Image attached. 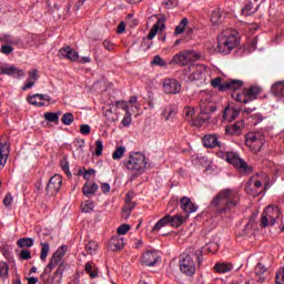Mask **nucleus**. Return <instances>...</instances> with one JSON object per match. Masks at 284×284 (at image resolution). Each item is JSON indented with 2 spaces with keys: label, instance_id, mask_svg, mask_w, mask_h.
<instances>
[{
  "label": "nucleus",
  "instance_id": "f257e3e1",
  "mask_svg": "<svg viewBox=\"0 0 284 284\" xmlns=\"http://www.w3.org/2000/svg\"><path fill=\"white\" fill-rule=\"evenodd\" d=\"M211 207L220 219H232L241 207V194L234 189H222L211 201Z\"/></svg>",
  "mask_w": 284,
  "mask_h": 284
},
{
  "label": "nucleus",
  "instance_id": "f03ea898",
  "mask_svg": "<svg viewBox=\"0 0 284 284\" xmlns=\"http://www.w3.org/2000/svg\"><path fill=\"white\" fill-rule=\"evenodd\" d=\"M239 45V32L234 29L224 30L217 37V52L230 54Z\"/></svg>",
  "mask_w": 284,
  "mask_h": 284
},
{
  "label": "nucleus",
  "instance_id": "7ed1b4c3",
  "mask_svg": "<svg viewBox=\"0 0 284 284\" xmlns=\"http://www.w3.org/2000/svg\"><path fill=\"white\" fill-rule=\"evenodd\" d=\"M124 168L134 174H143L148 168V159L141 152H131L123 161Z\"/></svg>",
  "mask_w": 284,
  "mask_h": 284
},
{
  "label": "nucleus",
  "instance_id": "20e7f679",
  "mask_svg": "<svg viewBox=\"0 0 284 284\" xmlns=\"http://www.w3.org/2000/svg\"><path fill=\"white\" fill-rule=\"evenodd\" d=\"M281 216V209L278 206H267L260 219V226L272 227L276 224V220Z\"/></svg>",
  "mask_w": 284,
  "mask_h": 284
},
{
  "label": "nucleus",
  "instance_id": "39448f33",
  "mask_svg": "<svg viewBox=\"0 0 284 284\" xmlns=\"http://www.w3.org/2000/svg\"><path fill=\"white\" fill-rule=\"evenodd\" d=\"M184 222H185V216L183 215L176 214L172 216L168 214L155 223L151 232L152 234H154L159 232V230H161L162 227H165V225H171L172 227H181V225H183Z\"/></svg>",
  "mask_w": 284,
  "mask_h": 284
},
{
  "label": "nucleus",
  "instance_id": "423d86ee",
  "mask_svg": "<svg viewBox=\"0 0 284 284\" xmlns=\"http://www.w3.org/2000/svg\"><path fill=\"white\" fill-rule=\"evenodd\" d=\"M163 30H165V19L161 18L153 24L148 37L142 39L141 48L150 50L153 45L152 39H154L159 32H163Z\"/></svg>",
  "mask_w": 284,
  "mask_h": 284
},
{
  "label": "nucleus",
  "instance_id": "0eeeda50",
  "mask_svg": "<svg viewBox=\"0 0 284 284\" xmlns=\"http://www.w3.org/2000/svg\"><path fill=\"white\" fill-rule=\"evenodd\" d=\"M199 59H201V55L195 51H181L173 57L171 63L185 68V65H190V63H194V61H199Z\"/></svg>",
  "mask_w": 284,
  "mask_h": 284
},
{
  "label": "nucleus",
  "instance_id": "6e6552de",
  "mask_svg": "<svg viewBox=\"0 0 284 284\" xmlns=\"http://www.w3.org/2000/svg\"><path fill=\"white\" fill-rule=\"evenodd\" d=\"M180 271L186 276H194L196 273V264L194 263V257L189 253H183L180 260Z\"/></svg>",
  "mask_w": 284,
  "mask_h": 284
},
{
  "label": "nucleus",
  "instance_id": "1a4fd4ad",
  "mask_svg": "<svg viewBox=\"0 0 284 284\" xmlns=\"http://www.w3.org/2000/svg\"><path fill=\"white\" fill-rule=\"evenodd\" d=\"M226 162L234 165L236 170L244 172L245 174H247V172H252V169L247 166V162L243 161L239 154L234 152H226Z\"/></svg>",
  "mask_w": 284,
  "mask_h": 284
},
{
  "label": "nucleus",
  "instance_id": "9d476101",
  "mask_svg": "<svg viewBox=\"0 0 284 284\" xmlns=\"http://www.w3.org/2000/svg\"><path fill=\"white\" fill-rule=\"evenodd\" d=\"M215 110L216 106H214V104L205 100H202L200 102V115L197 116L200 125L202 123H205V121H210V114L214 113Z\"/></svg>",
  "mask_w": 284,
  "mask_h": 284
},
{
  "label": "nucleus",
  "instance_id": "9b49d317",
  "mask_svg": "<svg viewBox=\"0 0 284 284\" xmlns=\"http://www.w3.org/2000/svg\"><path fill=\"white\" fill-rule=\"evenodd\" d=\"M245 143L252 152H261V148H263V135L261 133H248Z\"/></svg>",
  "mask_w": 284,
  "mask_h": 284
},
{
  "label": "nucleus",
  "instance_id": "f8f14e48",
  "mask_svg": "<svg viewBox=\"0 0 284 284\" xmlns=\"http://www.w3.org/2000/svg\"><path fill=\"white\" fill-rule=\"evenodd\" d=\"M62 185L63 178L59 174H54L47 184V195L54 196V194H59Z\"/></svg>",
  "mask_w": 284,
  "mask_h": 284
},
{
  "label": "nucleus",
  "instance_id": "ddd939ff",
  "mask_svg": "<svg viewBox=\"0 0 284 284\" xmlns=\"http://www.w3.org/2000/svg\"><path fill=\"white\" fill-rule=\"evenodd\" d=\"M162 90L164 94H180L181 82L173 78H166L163 80Z\"/></svg>",
  "mask_w": 284,
  "mask_h": 284
},
{
  "label": "nucleus",
  "instance_id": "4468645a",
  "mask_svg": "<svg viewBox=\"0 0 284 284\" xmlns=\"http://www.w3.org/2000/svg\"><path fill=\"white\" fill-rule=\"evenodd\" d=\"M159 261H161V255L156 251H146L141 256V263L142 265H146V267H154Z\"/></svg>",
  "mask_w": 284,
  "mask_h": 284
},
{
  "label": "nucleus",
  "instance_id": "2eb2a0df",
  "mask_svg": "<svg viewBox=\"0 0 284 284\" xmlns=\"http://www.w3.org/2000/svg\"><path fill=\"white\" fill-rule=\"evenodd\" d=\"M192 70L193 72L189 77L191 81H201L205 79V74H207V68L203 64L193 65Z\"/></svg>",
  "mask_w": 284,
  "mask_h": 284
},
{
  "label": "nucleus",
  "instance_id": "dca6fc26",
  "mask_svg": "<svg viewBox=\"0 0 284 284\" xmlns=\"http://www.w3.org/2000/svg\"><path fill=\"white\" fill-rule=\"evenodd\" d=\"M27 101H29V103L31 105H39L40 108H43V105H45V103H43V101H48V103H50V101H52V98H50V95H48V94L37 93L31 97H28Z\"/></svg>",
  "mask_w": 284,
  "mask_h": 284
},
{
  "label": "nucleus",
  "instance_id": "f3484780",
  "mask_svg": "<svg viewBox=\"0 0 284 284\" xmlns=\"http://www.w3.org/2000/svg\"><path fill=\"white\" fill-rule=\"evenodd\" d=\"M180 207L185 212V214H192L193 212H196L199 207L192 203V200L187 196H183L180 200Z\"/></svg>",
  "mask_w": 284,
  "mask_h": 284
},
{
  "label": "nucleus",
  "instance_id": "a211bd4d",
  "mask_svg": "<svg viewBox=\"0 0 284 284\" xmlns=\"http://www.w3.org/2000/svg\"><path fill=\"white\" fill-rule=\"evenodd\" d=\"M124 245H125V242L123 237L119 235L111 237V240L109 241V247L112 252H119L123 250Z\"/></svg>",
  "mask_w": 284,
  "mask_h": 284
},
{
  "label": "nucleus",
  "instance_id": "6ab92c4d",
  "mask_svg": "<svg viewBox=\"0 0 284 284\" xmlns=\"http://www.w3.org/2000/svg\"><path fill=\"white\" fill-rule=\"evenodd\" d=\"M10 156V146L4 143H0V170L6 168V163H8V158Z\"/></svg>",
  "mask_w": 284,
  "mask_h": 284
},
{
  "label": "nucleus",
  "instance_id": "aec40b11",
  "mask_svg": "<svg viewBox=\"0 0 284 284\" xmlns=\"http://www.w3.org/2000/svg\"><path fill=\"white\" fill-rule=\"evenodd\" d=\"M202 143L204 148H221V143H219V138L214 134L204 135L202 139Z\"/></svg>",
  "mask_w": 284,
  "mask_h": 284
},
{
  "label": "nucleus",
  "instance_id": "412c9836",
  "mask_svg": "<svg viewBox=\"0 0 284 284\" xmlns=\"http://www.w3.org/2000/svg\"><path fill=\"white\" fill-rule=\"evenodd\" d=\"M255 276L257 283H265V280L267 278L265 274H267V267L263 263H257L255 266Z\"/></svg>",
  "mask_w": 284,
  "mask_h": 284
},
{
  "label": "nucleus",
  "instance_id": "4be33fe9",
  "mask_svg": "<svg viewBox=\"0 0 284 284\" xmlns=\"http://www.w3.org/2000/svg\"><path fill=\"white\" fill-rule=\"evenodd\" d=\"M241 88H243V81L241 80H229L221 87L225 92H227V90H234V92H236V90H241Z\"/></svg>",
  "mask_w": 284,
  "mask_h": 284
},
{
  "label": "nucleus",
  "instance_id": "5701e85b",
  "mask_svg": "<svg viewBox=\"0 0 284 284\" xmlns=\"http://www.w3.org/2000/svg\"><path fill=\"white\" fill-rule=\"evenodd\" d=\"M60 54L64 57V59H69V61H79V53L70 47L61 49Z\"/></svg>",
  "mask_w": 284,
  "mask_h": 284
},
{
  "label": "nucleus",
  "instance_id": "b1692460",
  "mask_svg": "<svg viewBox=\"0 0 284 284\" xmlns=\"http://www.w3.org/2000/svg\"><path fill=\"white\" fill-rule=\"evenodd\" d=\"M99 191V185H97V183L93 182H87L83 187H82V193L84 194V196H94V194H97V192Z\"/></svg>",
  "mask_w": 284,
  "mask_h": 284
},
{
  "label": "nucleus",
  "instance_id": "393cba45",
  "mask_svg": "<svg viewBox=\"0 0 284 284\" xmlns=\"http://www.w3.org/2000/svg\"><path fill=\"white\" fill-rule=\"evenodd\" d=\"M225 19V16L223 14V11L221 8H216L211 13V23L213 26H219V23H223V20Z\"/></svg>",
  "mask_w": 284,
  "mask_h": 284
},
{
  "label": "nucleus",
  "instance_id": "a878e982",
  "mask_svg": "<svg viewBox=\"0 0 284 284\" xmlns=\"http://www.w3.org/2000/svg\"><path fill=\"white\" fill-rule=\"evenodd\" d=\"M104 123H106L108 125H112V123H116V121H119V115L116 114V110H112L111 108L110 109H106L104 111Z\"/></svg>",
  "mask_w": 284,
  "mask_h": 284
},
{
  "label": "nucleus",
  "instance_id": "bb28decb",
  "mask_svg": "<svg viewBox=\"0 0 284 284\" xmlns=\"http://www.w3.org/2000/svg\"><path fill=\"white\" fill-rule=\"evenodd\" d=\"M241 114V111H239L235 108L226 106L223 113V116L225 121H234L239 115Z\"/></svg>",
  "mask_w": 284,
  "mask_h": 284
},
{
  "label": "nucleus",
  "instance_id": "cd10ccee",
  "mask_svg": "<svg viewBox=\"0 0 284 284\" xmlns=\"http://www.w3.org/2000/svg\"><path fill=\"white\" fill-rule=\"evenodd\" d=\"M231 97L232 99H234V101H237V103H250V100L247 98V92L245 91V89L241 92L233 91Z\"/></svg>",
  "mask_w": 284,
  "mask_h": 284
},
{
  "label": "nucleus",
  "instance_id": "c85d7f7f",
  "mask_svg": "<svg viewBox=\"0 0 284 284\" xmlns=\"http://www.w3.org/2000/svg\"><path fill=\"white\" fill-rule=\"evenodd\" d=\"M174 114H176V106L173 104L166 105L162 111V116L164 121H170V119H174Z\"/></svg>",
  "mask_w": 284,
  "mask_h": 284
},
{
  "label": "nucleus",
  "instance_id": "c756f323",
  "mask_svg": "<svg viewBox=\"0 0 284 284\" xmlns=\"http://www.w3.org/2000/svg\"><path fill=\"white\" fill-rule=\"evenodd\" d=\"M214 270L217 274H227V272L234 270V265H232V263H217L215 264Z\"/></svg>",
  "mask_w": 284,
  "mask_h": 284
},
{
  "label": "nucleus",
  "instance_id": "7c9ffc66",
  "mask_svg": "<svg viewBox=\"0 0 284 284\" xmlns=\"http://www.w3.org/2000/svg\"><path fill=\"white\" fill-rule=\"evenodd\" d=\"M1 74H8L9 77L20 78V77H23L24 72L21 69L9 67V68L2 69Z\"/></svg>",
  "mask_w": 284,
  "mask_h": 284
},
{
  "label": "nucleus",
  "instance_id": "2f4dec72",
  "mask_svg": "<svg viewBox=\"0 0 284 284\" xmlns=\"http://www.w3.org/2000/svg\"><path fill=\"white\" fill-rule=\"evenodd\" d=\"M271 92L274 97H284V81L275 82L271 88Z\"/></svg>",
  "mask_w": 284,
  "mask_h": 284
},
{
  "label": "nucleus",
  "instance_id": "473e14b6",
  "mask_svg": "<svg viewBox=\"0 0 284 284\" xmlns=\"http://www.w3.org/2000/svg\"><path fill=\"white\" fill-rule=\"evenodd\" d=\"M17 245L18 247L20 248H29V247H32L34 245V239L32 237H22V239H19L17 241Z\"/></svg>",
  "mask_w": 284,
  "mask_h": 284
},
{
  "label": "nucleus",
  "instance_id": "72a5a7b5",
  "mask_svg": "<svg viewBox=\"0 0 284 284\" xmlns=\"http://www.w3.org/2000/svg\"><path fill=\"white\" fill-rule=\"evenodd\" d=\"M245 91L248 101H254V99L261 94V89L256 85L245 89Z\"/></svg>",
  "mask_w": 284,
  "mask_h": 284
},
{
  "label": "nucleus",
  "instance_id": "f704fd0d",
  "mask_svg": "<svg viewBox=\"0 0 284 284\" xmlns=\"http://www.w3.org/2000/svg\"><path fill=\"white\" fill-rule=\"evenodd\" d=\"M125 154V146H118L112 153L113 161H121Z\"/></svg>",
  "mask_w": 284,
  "mask_h": 284
},
{
  "label": "nucleus",
  "instance_id": "c9c22d12",
  "mask_svg": "<svg viewBox=\"0 0 284 284\" xmlns=\"http://www.w3.org/2000/svg\"><path fill=\"white\" fill-rule=\"evenodd\" d=\"M81 210L85 214H90V212L94 211V202H92L91 200L82 202Z\"/></svg>",
  "mask_w": 284,
  "mask_h": 284
},
{
  "label": "nucleus",
  "instance_id": "e433bc0d",
  "mask_svg": "<svg viewBox=\"0 0 284 284\" xmlns=\"http://www.w3.org/2000/svg\"><path fill=\"white\" fill-rule=\"evenodd\" d=\"M84 272H87L91 278H97L99 276V272L94 270V266H92V263L90 262L85 263Z\"/></svg>",
  "mask_w": 284,
  "mask_h": 284
},
{
  "label": "nucleus",
  "instance_id": "4c0bfd02",
  "mask_svg": "<svg viewBox=\"0 0 284 284\" xmlns=\"http://www.w3.org/2000/svg\"><path fill=\"white\" fill-rule=\"evenodd\" d=\"M225 132L226 134H231V135L241 134V124L235 123L231 126H226Z\"/></svg>",
  "mask_w": 284,
  "mask_h": 284
},
{
  "label": "nucleus",
  "instance_id": "58836bf2",
  "mask_svg": "<svg viewBox=\"0 0 284 284\" xmlns=\"http://www.w3.org/2000/svg\"><path fill=\"white\" fill-rule=\"evenodd\" d=\"M63 125H72L74 123V114L71 112L64 113L61 118Z\"/></svg>",
  "mask_w": 284,
  "mask_h": 284
},
{
  "label": "nucleus",
  "instance_id": "ea45409f",
  "mask_svg": "<svg viewBox=\"0 0 284 284\" xmlns=\"http://www.w3.org/2000/svg\"><path fill=\"white\" fill-rule=\"evenodd\" d=\"M132 194H133V193L129 192V193L126 194V196H125V200H124V202H125L124 207H126V210H130L131 212H132V210H133L134 207H136V203L132 202Z\"/></svg>",
  "mask_w": 284,
  "mask_h": 284
},
{
  "label": "nucleus",
  "instance_id": "a19ab883",
  "mask_svg": "<svg viewBox=\"0 0 284 284\" xmlns=\"http://www.w3.org/2000/svg\"><path fill=\"white\" fill-rule=\"evenodd\" d=\"M44 120L49 121V123H59V113L47 112L44 113Z\"/></svg>",
  "mask_w": 284,
  "mask_h": 284
},
{
  "label": "nucleus",
  "instance_id": "79ce46f5",
  "mask_svg": "<svg viewBox=\"0 0 284 284\" xmlns=\"http://www.w3.org/2000/svg\"><path fill=\"white\" fill-rule=\"evenodd\" d=\"M64 270H68V264L65 263H60V265L58 266L57 271L54 272L53 274V277L54 278H59L60 277V281L61 278H63V272Z\"/></svg>",
  "mask_w": 284,
  "mask_h": 284
},
{
  "label": "nucleus",
  "instance_id": "37998d69",
  "mask_svg": "<svg viewBox=\"0 0 284 284\" xmlns=\"http://www.w3.org/2000/svg\"><path fill=\"white\" fill-rule=\"evenodd\" d=\"M0 41L2 43H10V45H19L21 43L20 39H10V36H0Z\"/></svg>",
  "mask_w": 284,
  "mask_h": 284
},
{
  "label": "nucleus",
  "instance_id": "c03bdc74",
  "mask_svg": "<svg viewBox=\"0 0 284 284\" xmlns=\"http://www.w3.org/2000/svg\"><path fill=\"white\" fill-rule=\"evenodd\" d=\"M189 20L183 18L178 27H175V34H183L185 28H187Z\"/></svg>",
  "mask_w": 284,
  "mask_h": 284
},
{
  "label": "nucleus",
  "instance_id": "a18cd8bd",
  "mask_svg": "<svg viewBox=\"0 0 284 284\" xmlns=\"http://www.w3.org/2000/svg\"><path fill=\"white\" fill-rule=\"evenodd\" d=\"M183 112L186 121H192V119H194V114H196V111L192 106H185Z\"/></svg>",
  "mask_w": 284,
  "mask_h": 284
},
{
  "label": "nucleus",
  "instance_id": "49530a36",
  "mask_svg": "<svg viewBox=\"0 0 284 284\" xmlns=\"http://www.w3.org/2000/svg\"><path fill=\"white\" fill-rule=\"evenodd\" d=\"M254 3L252 2L246 3L242 9V14H244V17H250L251 14H254Z\"/></svg>",
  "mask_w": 284,
  "mask_h": 284
},
{
  "label": "nucleus",
  "instance_id": "de8ad7c7",
  "mask_svg": "<svg viewBox=\"0 0 284 284\" xmlns=\"http://www.w3.org/2000/svg\"><path fill=\"white\" fill-rule=\"evenodd\" d=\"M41 253H40V258L41 261H45L48 258V254L50 252V244L48 243H41Z\"/></svg>",
  "mask_w": 284,
  "mask_h": 284
},
{
  "label": "nucleus",
  "instance_id": "09e8293b",
  "mask_svg": "<svg viewBox=\"0 0 284 284\" xmlns=\"http://www.w3.org/2000/svg\"><path fill=\"white\" fill-rule=\"evenodd\" d=\"M8 272H10V265L6 262H0V276L8 278Z\"/></svg>",
  "mask_w": 284,
  "mask_h": 284
},
{
  "label": "nucleus",
  "instance_id": "8fccbe9b",
  "mask_svg": "<svg viewBox=\"0 0 284 284\" xmlns=\"http://www.w3.org/2000/svg\"><path fill=\"white\" fill-rule=\"evenodd\" d=\"M70 284H88V283H85V278H83V273L81 274L75 273Z\"/></svg>",
  "mask_w": 284,
  "mask_h": 284
},
{
  "label": "nucleus",
  "instance_id": "3c124183",
  "mask_svg": "<svg viewBox=\"0 0 284 284\" xmlns=\"http://www.w3.org/2000/svg\"><path fill=\"white\" fill-rule=\"evenodd\" d=\"M60 168L63 170V172H65L67 176H72V173L70 172V163L68 160L63 159L60 161Z\"/></svg>",
  "mask_w": 284,
  "mask_h": 284
},
{
  "label": "nucleus",
  "instance_id": "603ef678",
  "mask_svg": "<svg viewBox=\"0 0 284 284\" xmlns=\"http://www.w3.org/2000/svg\"><path fill=\"white\" fill-rule=\"evenodd\" d=\"M162 6L166 10H170V9L176 8V6H179V0H163Z\"/></svg>",
  "mask_w": 284,
  "mask_h": 284
},
{
  "label": "nucleus",
  "instance_id": "864d4df0",
  "mask_svg": "<svg viewBox=\"0 0 284 284\" xmlns=\"http://www.w3.org/2000/svg\"><path fill=\"white\" fill-rule=\"evenodd\" d=\"M61 261H62L61 257H58V256H55V255L53 254L52 257H51V261H50L49 264H48L49 270H54V267H55L57 265H59V263H61Z\"/></svg>",
  "mask_w": 284,
  "mask_h": 284
},
{
  "label": "nucleus",
  "instance_id": "5fc2aeb1",
  "mask_svg": "<svg viewBox=\"0 0 284 284\" xmlns=\"http://www.w3.org/2000/svg\"><path fill=\"white\" fill-rule=\"evenodd\" d=\"M212 88H217L220 92H225V90H222L223 85H225V82H221V78H215L211 81Z\"/></svg>",
  "mask_w": 284,
  "mask_h": 284
},
{
  "label": "nucleus",
  "instance_id": "6e6d98bb",
  "mask_svg": "<svg viewBox=\"0 0 284 284\" xmlns=\"http://www.w3.org/2000/svg\"><path fill=\"white\" fill-rule=\"evenodd\" d=\"M97 250H98L97 242H89L85 245V252H88V254H94Z\"/></svg>",
  "mask_w": 284,
  "mask_h": 284
},
{
  "label": "nucleus",
  "instance_id": "4d7b16f0",
  "mask_svg": "<svg viewBox=\"0 0 284 284\" xmlns=\"http://www.w3.org/2000/svg\"><path fill=\"white\" fill-rule=\"evenodd\" d=\"M103 154V141L97 140L95 141V156H101Z\"/></svg>",
  "mask_w": 284,
  "mask_h": 284
},
{
  "label": "nucleus",
  "instance_id": "13d9d810",
  "mask_svg": "<svg viewBox=\"0 0 284 284\" xmlns=\"http://www.w3.org/2000/svg\"><path fill=\"white\" fill-rule=\"evenodd\" d=\"M153 65H160L161 68H165L168 63L164 62L163 59H161V55H155L152 61Z\"/></svg>",
  "mask_w": 284,
  "mask_h": 284
},
{
  "label": "nucleus",
  "instance_id": "bf43d9fd",
  "mask_svg": "<svg viewBox=\"0 0 284 284\" xmlns=\"http://www.w3.org/2000/svg\"><path fill=\"white\" fill-rule=\"evenodd\" d=\"M131 123H132V113L126 112V113L124 114L123 120H122V125H124L125 128H128Z\"/></svg>",
  "mask_w": 284,
  "mask_h": 284
},
{
  "label": "nucleus",
  "instance_id": "052dcab7",
  "mask_svg": "<svg viewBox=\"0 0 284 284\" xmlns=\"http://www.w3.org/2000/svg\"><path fill=\"white\" fill-rule=\"evenodd\" d=\"M20 258H22V261H30V258H32V253L28 250H22L20 251Z\"/></svg>",
  "mask_w": 284,
  "mask_h": 284
},
{
  "label": "nucleus",
  "instance_id": "680f3d73",
  "mask_svg": "<svg viewBox=\"0 0 284 284\" xmlns=\"http://www.w3.org/2000/svg\"><path fill=\"white\" fill-rule=\"evenodd\" d=\"M38 80H39V71L36 69L29 71V81H34V83H37Z\"/></svg>",
  "mask_w": 284,
  "mask_h": 284
},
{
  "label": "nucleus",
  "instance_id": "e2e57ef3",
  "mask_svg": "<svg viewBox=\"0 0 284 284\" xmlns=\"http://www.w3.org/2000/svg\"><path fill=\"white\" fill-rule=\"evenodd\" d=\"M65 252H68V248H65V246H61L60 248H58L53 254L58 257V258H62L63 256H65Z\"/></svg>",
  "mask_w": 284,
  "mask_h": 284
},
{
  "label": "nucleus",
  "instance_id": "0e129e2a",
  "mask_svg": "<svg viewBox=\"0 0 284 284\" xmlns=\"http://www.w3.org/2000/svg\"><path fill=\"white\" fill-rule=\"evenodd\" d=\"M128 232H130V225L128 224H122L118 227V234L120 235L128 234Z\"/></svg>",
  "mask_w": 284,
  "mask_h": 284
},
{
  "label": "nucleus",
  "instance_id": "69168bd1",
  "mask_svg": "<svg viewBox=\"0 0 284 284\" xmlns=\"http://www.w3.org/2000/svg\"><path fill=\"white\" fill-rule=\"evenodd\" d=\"M275 284H284V271H280L276 273Z\"/></svg>",
  "mask_w": 284,
  "mask_h": 284
},
{
  "label": "nucleus",
  "instance_id": "338daca9",
  "mask_svg": "<svg viewBox=\"0 0 284 284\" xmlns=\"http://www.w3.org/2000/svg\"><path fill=\"white\" fill-rule=\"evenodd\" d=\"M1 52L2 54H12V52H14V48H12V45H2Z\"/></svg>",
  "mask_w": 284,
  "mask_h": 284
},
{
  "label": "nucleus",
  "instance_id": "774afa93",
  "mask_svg": "<svg viewBox=\"0 0 284 284\" xmlns=\"http://www.w3.org/2000/svg\"><path fill=\"white\" fill-rule=\"evenodd\" d=\"M90 125H88V124H82L81 126H80V132H81V134H85V135H88V134H90Z\"/></svg>",
  "mask_w": 284,
  "mask_h": 284
}]
</instances>
